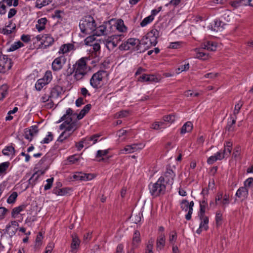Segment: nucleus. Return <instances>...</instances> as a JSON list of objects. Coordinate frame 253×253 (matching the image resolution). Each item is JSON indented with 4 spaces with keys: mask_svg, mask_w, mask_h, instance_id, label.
<instances>
[{
    "mask_svg": "<svg viewBox=\"0 0 253 253\" xmlns=\"http://www.w3.org/2000/svg\"><path fill=\"white\" fill-rule=\"evenodd\" d=\"M73 111L71 108H68L66 110V114L57 122V123H59L62 121H64L60 126V129H64V131L60 134L58 138V140L61 142L70 137L78 127L77 122L72 121L71 116L73 115Z\"/></svg>",
    "mask_w": 253,
    "mask_h": 253,
    "instance_id": "f257e3e1",
    "label": "nucleus"
},
{
    "mask_svg": "<svg viewBox=\"0 0 253 253\" xmlns=\"http://www.w3.org/2000/svg\"><path fill=\"white\" fill-rule=\"evenodd\" d=\"M96 23L94 18L91 16H87L82 18L80 22L79 27L84 37L90 35L95 31Z\"/></svg>",
    "mask_w": 253,
    "mask_h": 253,
    "instance_id": "f03ea898",
    "label": "nucleus"
},
{
    "mask_svg": "<svg viewBox=\"0 0 253 253\" xmlns=\"http://www.w3.org/2000/svg\"><path fill=\"white\" fill-rule=\"evenodd\" d=\"M73 73L77 80H80L84 77L87 73V67L85 58H82L73 65Z\"/></svg>",
    "mask_w": 253,
    "mask_h": 253,
    "instance_id": "7ed1b4c3",
    "label": "nucleus"
},
{
    "mask_svg": "<svg viewBox=\"0 0 253 253\" xmlns=\"http://www.w3.org/2000/svg\"><path fill=\"white\" fill-rule=\"evenodd\" d=\"M150 192L153 196L157 197L165 193L166 189L165 177L161 176L156 182L149 185Z\"/></svg>",
    "mask_w": 253,
    "mask_h": 253,
    "instance_id": "20e7f679",
    "label": "nucleus"
},
{
    "mask_svg": "<svg viewBox=\"0 0 253 253\" xmlns=\"http://www.w3.org/2000/svg\"><path fill=\"white\" fill-rule=\"evenodd\" d=\"M121 41L120 36L112 35L102 40V42L109 50H113Z\"/></svg>",
    "mask_w": 253,
    "mask_h": 253,
    "instance_id": "39448f33",
    "label": "nucleus"
},
{
    "mask_svg": "<svg viewBox=\"0 0 253 253\" xmlns=\"http://www.w3.org/2000/svg\"><path fill=\"white\" fill-rule=\"evenodd\" d=\"M106 72L104 71H99L94 73L90 79V85L94 88L100 87L103 78Z\"/></svg>",
    "mask_w": 253,
    "mask_h": 253,
    "instance_id": "423d86ee",
    "label": "nucleus"
},
{
    "mask_svg": "<svg viewBox=\"0 0 253 253\" xmlns=\"http://www.w3.org/2000/svg\"><path fill=\"white\" fill-rule=\"evenodd\" d=\"M11 59L0 52V73L4 74L11 68Z\"/></svg>",
    "mask_w": 253,
    "mask_h": 253,
    "instance_id": "0eeeda50",
    "label": "nucleus"
},
{
    "mask_svg": "<svg viewBox=\"0 0 253 253\" xmlns=\"http://www.w3.org/2000/svg\"><path fill=\"white\" fill-rule=\"evenodd\" d=\"M231 200L229 195L224 194L221 192L217 194L215 197V205H219L223 210L230 204Z\"/></svg>",
    "mask_w": 253,
    "mask_h": 253,
    "instance_id": "6e6552de",
    "label": "nucleus"
},
{
    "mask_svg": "<svg viewBox=\"0 0 253 253\" xmlns=\"http://www.w3.org/2000/svg\"><path fill=\"white\" fill-rule=\"evenodd\" d=\"M194 205L193 201L189 203L187 200H184L181 202V208L182 210L185 211H188V213L185 215V218L188 220L191 218Z\"/></svg>",
    "mask_w": 253,
    "mask_h": 253,
    "instance_id": "1a4fd4ad",
    "label": "nucleus"
},
{
    "mask_svg": "<svg viewBox=\"0 0 253 253\" xmlns=\"http://www.w3.org/2000/svg\"><path fill=\"white\" fill-rule=\"evenodd\" d=\"M144 145L141 143L133 144L126 146L124 149L120 150V154H129L142 149Z\"/></svg>",
    "mask_w": 253,
    "mask_h": 253,
    "instance_id": "9d476101",
    "label": "nucleus"
},
{
    "mask_svg": "<svg viewBox=\"0 0 253 253\" xmlns=\"http://www.w3.org/2000/svg\"><path fill=\"white\" fill-rule=\"evenodd\" d=\"M141 242L140 234L138 231L135 230L133 233L131 246L128 249L127 253H134V250L137 248Z\"/></svg>",
    "mask_w": 253,
    "mask_h": 253,
    "instance_id": "9b49d317",
    "label": "nucleus"
},
{
    "mask_svg": "<svg viewBox=\"0 0 253 253\" xmlns=\"http://www.w3.org/2000/svg\"><path fill=\"white\" fill-rule=\"evenodd\" d=\"M66 59L64 56L56 58L52 63V69L53 71L57 72L62 69L65 64Z\"/></svg>",
    "mask_w": 253,
    "mask_h": 253,
    "instance_id": "f8f14e48",
    "label": "nucleus"
},
{
    "mask_svg": "<svg viewBox=\"0 0 253 253\" xmlns=\"http://www.w3.org/2000/svg\"><path fill=\"white\" fill-rule=\"evenodd\" d=\"M159 37V32L156 29H153L146 35V39L149 38L150 44L155 46L158 42L157 39Z\"/></svg>",
    "mask_w": 253,
    "mask_h": 253,
    "instance_id": "ddd939ff",
    "label": "nucleus"
},
{
    "mask_svg": "<svg viewBox=\"0 0 253 253\" xmlns=\"http://www.w3.org/2000/svg\"><path fill=\"white\" fill-rule=\"evenodd\" d=\"M38 126L36 125L33 126L30 128L25 130L24 137L26 139L31 141L33 137L38 133Z\"/></svg>",
    "mask_w": 253,
    "mask_h": 253,
    "instance_id": "4468645a",
    "label": "nucleus"
},
{
    "mask_svg": "<svg viewBox=\"0 0 253 253\" xmlns=\"http://www.w3.org/2000/svg\"><path fill=\"white\" fill-rule=\"evenodd\" d=\"M110 25L111 21H107L106 22H104L103 25L99 26L97 28L95 27V30L93 32V34L98 36L106 34L107 27L108 25Z\"/></svg>",
    "mask_w": 253,
    "mask_h": 253,
    "instance_id": "2eb2a0df",
    "label": "nucleus"
},
{
    "mask_svg": "<svg viewBox=\"0 0 253 253\" xmlns=\"http://www.w3.org/2000/svg\"><path fill=\"white\" fill-rule=\"evenodd\" d=\"M138 81L141 82H156L157 78L153 75L143 74L137 79Z\"/></svg>",
    "mask_w": 253,
    "mask_h": 253,
    "instance_id": "dca6fc26",
    "label": "nucleus"
},
{
    "mask_svg": "<svg viewBox=\"0 0 253 253\" xmlns=\"http://www.w3.org/2000/svg\"><path fill=\"white\" fill-rule=\"evenodd\" d=\"M61 87L58 85L52 88L49 93L51 99L53 101L54 99L58 98L61 93Z\"/></svg>",
    "mask_w": 253,
    "mask_h": 253,
    "instance_id": "f3484780",
    "label": "nucleus"
},
{
    "mask_svg": "<svg viewBox=\"0 0 253 253\" xmlns=\"http://www.w3.org/2000/svg\"><path fill=\"white\" fill-rule=\"evenodd\" d=\"M41 44L44 46V48L51 45L54 42L53 38L49 34L44 35Z\"/></svg>",
    "mask_w": 253,
    "mask_h": 253,
    "instance_id": "a211bd4d",
    "label": "nucleus"
},
{
    "mask_svg": "<svg viewBox=\"0 0 253 253\" xmlns=\"http://www.w3.org/2000/svg\"><path fill=\"white\" fill-rule=\"evenodd\" d=\"M41 101L42 102H47L45 106L47 109H51L54 105V102L51 99L49 94H44L41 98Z\"/></svg>",
    "mask_w": 253,
    "mask_h": 253,
    "instance_id": "6ab92c4d",
    "label": "nucleus"
},
{
    "mask_svg": "<svg viewBox=\"0 0 253 253\" xmlns=\"http://www.w3.org/2000/svg\"><path fill=\"white\" fill-rule=\"evenodd\" d=\"M217 43L212 41H207L202 45L203 48L212 51H215L217 49Z\"/></svg>",
    "mask_w": 253,
    "mask_h": 253,
    "instance_id": "aec40b11",
    "label": "nucleus"
},
{
    "mask_svg": "<svg viewBox=\"0 0 253 253\" xmlns=\"http://www.w3.org/2000/svg\"><path fill=\"white\" fill-rule=\"evenodd\" d=\"M165 176L167 178V182H166V183L172 185L173 184L174 177H175V174L173 170L167 168L165 172Z\"/></svg>",
    "mask_w": 253,
    "mask_h": 253,
    "instance_id": "412c9836",
    "label": "nucleus"
},
{
    "mask_svg": "<svg viewBox=\"0 0 253 253\" xmlns=\"http://www.w3.org/2000/svg\"><path fill=\"white\" fill-rule=\"evenodd\" d=\"M43 174V172L41 171L35 172L28 180L29 184L33 187L35 185L36 182L39 179L40 176Z\"/></svg>",
    "mask_w": 253,
    "mask_h": 253,
    "instance_id": "4be33fe9",
    "label": "nucleus"
},
{
    "mask_svg": "<svg viewBox=\"0 0 253 253\" xmlns=\"http://www.w3.org/2000/svg\"><path fill=\"white\" fill-rule=\"evenodd\" d=\"M248 195V190L246 187H241L236 192V196L239 198L244 200L247 198Z\"/></svg>",
    "mask_w": 253,
    "mask_h": 253,
    "instance_id": "5701e85b",
    "label": "nucleus"
},
{
    "mask_svg": "<svg viewBox=\"0 0 253 253\" xmlns=\"http://www.w3.org/2000/svg\"><path fill=\"white\" fill-rule=\"evenodd\" d=\"M80 241L76 236H72V241L71 245V252L76 253V250L80 246Z\"/></svg>",
    "mask_w": 253,
    "mask_h": 253,
    "instance_id": "b1692460",
    "label": "nucleus"
},
{
    "mask_svg": "<svg viewBox=\"0 0 253 253\" xmlns=\"http://www.w3.org/2000/svg\"><path fill=\"white\" fill-rule=\"evenodd\" d=\"M165 245V236L164 234H161L157 240V249L161 250Z\"/></svg>",
    "mask_w": 253,
    "mask_h": 253,
    "instance_id": "393cba45",
    "label": "nucleus"
},
{
    "mask_svg": "<svg viewBox=\"0 0 253 253\" xmlns=\"http://www.w3.org/2000/svg\"><path fill=\"white\" fill-rule=\"evenodd\" d=\"M100 137L98 134H94L84 138L85 145H92L94 144L97 141L98 138Z\"/></svg>",
    "mask_w": 253,
    "mask_h": 253,
    "instance_id": "a878e982",
    "label": "nucleus"
},
{
    "mask_svg": "<svg viewBox=\"0 0 253 253\" xmlns=\"http://www.w3.org/2000/svg\"><path fill=\"white\" fill-rule=\"evenodd\" d=\"M236 119L237 117H230L231 121H229L228 122L227 125L225 127V131H228L229 132H233L235 131V126L234 125L235 124Z\"/></svg>",
    "mask_w": 253,
    "mask_h": 253,
    "instance_id": "bb28decb",
    "label": "nucleus"
},
{
    "mask_svg": "<svg viewBox=\"0 0 253 253\" xmlns=\"http://www.w3.org/2000/svg\"><path fill=\"white\" fill-rule=\"evenodd\" d=\"M46 22L47 19L45 18H42L38 20L37 24L36 25V28L39 32H41L44 29Z\"/></svg>",
    "mask_w": 253,
    "mask_h": 253,
    "instance_id": "cd10ccee",
    "label": "nucleus"
},
{
    "mask_svg": "<svg viewBox=\"0 0 253 253\" xmlns=\"http://www.w3.org/2000/svg\"><path fill=\"white\" fill-rule=\"evenodd\" d=\"M201 220V223L200 224V228H202L204 230H207L209 226V218L208 217L204 215V216H199Z\"/></svg>",
    "mask_w": 253,
    "mask_h": 253,
    "instance_id": "c85d7f7f",
    "label": "nucleus"
},
{
    "mask_svg": "<svg viewBox=\"0 0 253 253\" xmlns=\"http://www.w3.org/2000/svg\"><path fill=\"white\" fill-rule=\"evenodd\" d=\"M193 128V125L191 122H186L181 127V133L184 134L190 132Z\"/></svg>",
    "mask_w": 253,
    "mask_h": 253,
    "instance_id": "c756f323",
    "label": "nucleus"
},
{
    "mask_svg": "<svg viewBox=\"0 0 253 253\" xmlns=\"http://www.w3.org/2000/svg\"><path fill=\"white\" fill-rule=\"evenodd\" d=\"M232 143L231 142H226L224 144V148L222 153L224 154L225 157L229 156L230 155L232 151Z\"/></svg>",
    "mask_w": 253,
    "mask_h": 253,
    "instance_id": "7c9ffc66",
    "label": "nucleus"
},
{
    "mask_svg": "<svg viewBox=\"0 0 253 253\" xmlns=\"http://www.w3.org/2000/svg\"><path fill=\"white\" fill-rule=\"evenodd\" d=\"M91 106L89 104L86 105L81 111L80 114L77 115V119L79 120L82 119L89 111V110L91 109Z\"/></svg>",
    "mask_w": 253,
    "mask_h": 253,
    "instance_id": "2f4dec72",
    "label": "nucleus"
},
{
    "mask_svg": "<svg viewBox=\"0 0 253 253\" xmlns=\"http://www.w3.org/2000/svg\"><path fill=\"white\" fill-rule=\"evenodd\" d=\"M195 51L196 52V54L195 55V58L202 60H206L208 58V54L202 52L200 49L196 48Z\"/></svg>",
    "mask_w": 253,
    "mask_h": 253,
    "instance_id": "473e14b6",
    "label": "nucleus"
},
{
    "mask_svg": "<svg viewBox=\"0 0 253 253\" xmlns=\"http://www.w3.org/2000/svg\"><path fill=\"white\" fill-rule=\"evenodd\" d=\"M26 208V206L24 205H20L17 207L14 208L11 212L12 216L14 218L21 211H23Z\"/></svg>",
    "mask_w": 253,
    "mask_h": 253,
    "instance_id": "72a5a7b5",
    "label": "nucleus"
},
{
    "mask_svg": "<svg viewBox=\"0 0 253 253\" xmlns=\"http://www.w3.org/2000/svg\"><path fill=\"white\" fill-rule=\"evenodd\" d=\"M208 206V203L204 199L200 203V213L199 216H204L205 213L206 211V208Z\"/></svg>",
    "mask_w": 253,
    "mask_h": 253,
    "instance_id": "f704fd0d",
    "label": "nucleus"
},
{
    "mask_svg": "<svg viewBox=\"0 0 253 253\" xmlns=\"http://www.w3.org/2000/svg\"><path fill=\"white\" fill-rule=\"evenodd\" d=\"M2 153L5 156L14 155L15 149L12 146H7L2 150Z\"/></svg>",
    "mask_w": 253,
    "mask_h": 253,
    "instance_id": "c9c22d12",
    "label": "nucleus"
},
{
    "mask_svg": "<svg viewBox=\"0 0 253 253\" xmlns=\"http://www.w3.org/2000/svg\"><path fill=\"white\" fill-rule=\"evenodd\" d=\"M165 125L164 122H156L152 125L151 128L156 130L165 128L166 127Z\"/></svg>",
    "mask_w": 253,
    "mask_h": 253,
    "instance_id": "e433bc0d",
    "label": "nucleus"
},
{
    "mask_svg": "<svg viewBox=\"0 0 253 253\" xmlns=\"http://www.w3.org/2000/svg\"><path fill=\"white\" fill-rule=\"evenodd\" d=\"M8 86L3 84L0 87V100L4 98L7 94Z\"/></svg>",
    "mask_w": 253,
    "mask_h": 253,
    "instance_id": "4c0bfd02",
    "label": "nucleus"
},
{
    "mask_svg": "<svg viewBox=\"0 0 253 253\" xmlns=\"http://www.w3.org/2000/svg\"><path fill=\"white\" fill-rule=\"evenodd\" d=\"M73 48V45L72 44H65L60 47V51L63 53H67L72 50Z\"/></svg>",
    "mask_w": 253,
    "mask_h": 253,
    "instance_id": "58836bf2",
    "label": "nucleus"
},
{
    "mask_svg": "<svg viewBox=\"0 0 253 253\" xmlns=\"http://www.w3.org/2000/svg\"><path fill=\"white\" fill-rule=\"evenodd\" d=\"M5 232L7 233L10 236H14L17 232L18 228H15L10 225H6L5 227Z\"/></svg>",
    "mask_w": 253,
    "mask_h": 253,
    "instance_id": "ea45409f",
    "label": "nucleus"
},
{
    "mask_svg": "<svg viewBox=\"0 0 253 253\" xmlns=\"http://www.w3.org/2000/svg\"><path fill=\"white\" fill-rule=\"evenodd\" d=\"M149 39H146V35L140 41V45H144L145 46V49L148 48L150 47L153 46L152 44H150V42L149 41Z\"/></svg>",
    "mask_w": 253,
    "mask_h": 253,
    "instance_id": "a19ab883",
    "label": "nucleus"
},
{
    "mask_svg": "<svg viewBox=\"0 0 253 253\" xmlns=\"http://www.w3.org/2000/svg\"><path fill=\"white\" fill-rule=\"evenodd\" d=\"M244 102L242 100H239L235 105V108L233 112L234 117H236L237 115L239 113L240 110L242 107Z\"/></svg>",
    "mask_w": 253,
    "mask_h": 253,
    "instance_id": "79ce46f5",
    "label": "nucleus"
},
{
    "mask_svg": "<svg viewBox=\"0 0 253 253\" xmlns=\"http://www.w3.org/2000/svg\"><path fill=\"white\" fill-rule=\"evenodd\" d=\"M94 176L91 173H81L80 181H88L92 179Z\"/></svg>",
    "mask_w": 253,
    "mask_h": 253,
    "instance_id": "37998d69",
    "label": "nucleus"
},
{
    "mask_svg": "<svg viewBox=\"0 0 253 253\" xmlns=\"http://www.w3.org/2000/svg\"><path fill=\"white\" fill-rule=\"evenodd\" d=\"M47 84L46 82L42 79H39L35 84V87L38 91H40L42 87Z\"/></svg>",
    "mask_w": 253,
    "mask_h": 253,
    "instance_id": "c03bdc74",
    "label": "nucleus"
},
{
    "mask_svg": "<svg viewBox=\"0 0 253 253\" xmlns=\"http://www.w3.org/2000/svg\"><path fill=\"white\" fill-rule=\"evenodd\" d=\"M116 28L118 31L121 32H124L126 30V27L124 25V21L122 19L118 20Z\"/></svg>",
    "mask_w": 253,
    "mask_h": 253,
    "instance_id": "a18cd8bd",
    "label": "nucleus"
},
{
    "mask_svg": "<svg viewBox=\"0 0 253 253\" xmlns=\"http://www.w3.org/2000/svg\"><path fill=\"white\" fill-rule=\"evenodd\" d=\"M154 242V240L152 239L148 241L146 246V253H153V248Z\"/></svg>",
    "mask_w": 253,
    "mask_h": 253,
    "instance_id": "49530a36",
    "label": "nucleus"
},
{
    "mask_svg": "<svg viewBox=\"0 0 253 253\" xmlns=\"http://www.w3.org/2000/svg\"><path fill=\"white\" fill-rule=\"evenodd\" d=\"M154 19V17L152 15H150L146 18H145L140 23V25L141 27H144L146 26L148 24L151 23Z\"/></svg>",
    "mask_w": 253,
    "mask_h": 253,
    "instance_id": "de8ad7c7",
    "label": "nucleus"
},
{
    "mask_svg": "<svg viewBox=\"0 0 253 253\" xmlns=\"http://www.w3.org/2000/svg\"><path fill=\"white\" fill-rule=\"evenodd\" d=\"M52 73L50 71H47L45 72V75L43 78L42 79L44 80L47 84H48L52 80Z\"/></svg>",
    "mask_w": 253,
    "mask_h": 253,
    "instance_id": "09e8293b",
    "label": "nucleus"
},
{
    "mask_svg": "<svg viewBox=\"0 0 253 253\" xmlns=\"http://www.w3.org/2000/svg\"><path fill=\"white\" fill-rule=\"evenodd\" d=\"M14 29H15V26H13L12 28H11L9 25H8L6 28H3L2 29L1 33L3 34L4 35H8L11 34L13 30Z\"/></svg>",
    "mask_w": 253,
    "mask_h": 253,
    "instance_id": "8fccbe9b",
    "label": "nucleus"
},
{
    "mask_svg": "<svg viewBox=\"0 0 253 253\" xmlns=\"http://www.w3.org/2000/svg\"><path fill=\"white\" fill-rule=\"evenodd\" d=\"M222 220V214L220 211H217L215 215L216 224L217 226L221 225Z\"/></svg>",
    "mask_w": 253,
    "mask_h": 253,
    "instance_id": "3c124183",
    "label": "nucleus"
},
{
    "mask_svg": "<svg viewBox=\"0 0 253 253\" xmlns=\"http://www.w3.org/2000/svg\"><path fill=\"white\" fill-rule=\"evenodd\" d=\"M163 120L164 122L172 123L175 120V116L173 114H170L167 116H165L163 117Z\"/></svg>",
    "mask_w": 253,
    "mask_h": 253,
    "instance_id": "603ef678",
    "label": "nucleus"
},
{
    "mask_svg": "<svg viewBox=\"0 0 253 253\" xmlns=\"http://www.w3.org/2000/svg\"><path fill=\"white\" fill-rule=\"evenodd\" d=\"M127 41L128 42L129 46H134L135 45H137L138 46L141 45H140V41L137 39L130 38L128 39Z\"/></svg>",
    "mask_w": 253,
    "mask_h": 253,
    "instance_id": "864d4df0",
    "label": "nucleus"
},
{
    "mask_svg": "<svg viewBox=\"0 0 253 253\" xmlns=\"http://www.w3.org/2000/svg\"><path fill=\"white\" fill-rule=\"evenodd\" d=\"M9 166V162H6L0 164V174L4 172Z\"/></svg>",
    "mask_w": 253,
    "mask_h": 253,
    "instance_id": "5fc2aeb1",
    "label": "nucleus"
},
{
    "mask_svg": "<svg viewBox=\"0 0 253 253\" xmlns=\"http://www.w3.org/2000/svg\"><path fill=\"white\" fill-rule=\"evenodd\" d=\"M17 196V193L16 192H13L8 198L7 202L9 204L13 203L15 201Z\"/></svg>",
    "mask_w": 253,
    "mask_h": 253,
    "instance_id": "6e6d98bb",
    "label": "nucleus"
},
{
    "mask_svg": "<svg viewBox=\"0 0 253 253\" xmlns=\"http://www.w3.org/2000/svg\"><path fill=\"white\" fill-rule=\"evenodd\" d=\"M95 38L94 37V35L93 36H90L87 37L84 40V43L87 45H91L92 43L95 41Z\"/></svg>",
    "mask_w": 253,
    "mask_h": 253,
    "instance_id": "4d7b16f0",
    "label": "nucleus"
},
{
    "mask_svg": "<svg viewBox=\"0 0 253 253\" xmlns=\"http://www.w3.org/2000/svg\"><path fill=\"white\" fill-rule=\"evenodd\" d=\"M53 140V135L49 132L48 135L41 141V143H48Z\"/></svg>",
    "mask_w": 253,
    "mask_h": 253,
    "instance_id": "13d9d810",
    "label": "nucleus"
},
{
    "mask_svg": "<svg viewBox=\"0 0 253 253\" xmlns=\"http://www.w3.org/2000/svg\"><path fill=\"white\" fill-rule=\"evenodd\" d=\"M244 187H246L247 189L250 187H253V178L250 177L246 179L244 182Z\"/></svg>",
    "mask_w": 253,
    "mask_h": 253,
    "instance_id": "bf43d9fd",
    "label": "nucleus"
},
{
    "mask_svg": "<svg viewBox=\"0 0 253 253\" xmlns=\"http://www.w3.org/2000/svg\"><path fill=\"white\" fill-rule=\"evenodd\" d=\"M23 43L22 42L19 41L15 42L13 44H12L10 48V50L11 51H14L19 47L23 46Z\"/></svg>",
    "mask_w": 253,
    "mask_h": 253,
    "instance_id": "052dcab7",
    "label": "nucleus"
},
{
    "mask_svg": "<svg viewBox=\"0 0 253 253\" xmlns=\"http://www.w3.org/2000/svg\"><path fill=\"white\" fill-rule=\"evenodd\" d=\"M222 22L218 20H216L214 21V25L213 27V30L218 31L221 30L222 28V26L221 25Z\"/></svg>",
    "mask_w": 253,
    "mask_h": 253,
    "instance_id": "680f3d73",
    "label": "nucleus"
},
{
    "mask_svg": "<svg viewBox=\"0 0 253 253\" xmlns=\"http://www.w3.org/2000/svg\"><path fill=\"white\" fill-rule=\"evenodd\" d=\"M52 0H37V4L40 6V7L48 5L51 2Z\"/></svg>",
    "mask_w": 253,
    "mask_h": 253,
    "instance_id": "e2e57ef3",
    "label": "nucleus"
},
{
    "mask_svg": "<svg viewBox=\"0 0 253 253\" xmlns=\"http://www.w3.org/2000/svg\"><path fill=\"white\" fill-rule=\"evenodd\" d=\"M46 182L47 183L44 186V190H47L51 188L53 182V178L47 179Z\"/></svg>",
    "mask_w": 253,
    "mask_h": 253,
    "instance_id": "0e129e2a",
    "label": "nucleus"
},
{
    "mask_svg": "<svg viewBox=\"0 0 253 253\" xmlns=\"http://www.w3.org/2000/svg\"><path fill=\"white\" fill-rule=\"evenodd\" d=\"M128 114V111L127 110L121 111L116 114L117 118H124L126 117Z\"/></svg>",
    "mask_w": 253,
    "mask_h": 253,
    "instance_id": "69168bd1",
    "label": "nucleus"
},
{
    "mask_svg": "<svg viewBox=\"0 0 253 253\" xmlns=\"http://www.w3.org/2000/svg\"><path fill=\"white\" fill-rule=\"evenodd\" d=\"M189 63L186 64L185 65H183L180 66L178 69L177 73L179 74L181 72L185 71L189 69Z\"/></svg>",
    "mask_w": 253,
    "mask_h": 253,
    "instance_id": "338daca9",
    "label": "nucleus"
},
{
    "mask_svg": "<svg viewBox=\"0 0 253 253\" xmlns=\"http://www.w3.org/2000/svg\"><path fill=\"white\" fill-rule=\"evenodd\" d=\"M181 43H182L180 42H171L169 45V47L173 49L178 48L181 47Z\"/></svg>",
    "mask_w": 253,
    "mask_h": 253,
    "instance_id": "774afa93",
    "label": "nucleus"
}]
</instances>
